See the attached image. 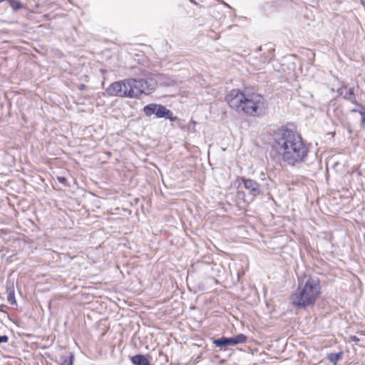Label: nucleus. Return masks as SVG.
Segmentation results:
<instances>
[{"label":"nucleus","instance_id":"1","mask_svg":"<svg viewBox=\"0 0 365 365\" xmlns=\"http://www.w3.org/2000/svg\"><path fill=\"white\" fill-rule=\"evenodd\" d=\"M274 140L275 150L287 165L294 166L307 158L309 148L296 131L284 128L279 129L274 133Z\"/></svg>","mask_w":365,"mask_h":365},{"label":"nucleus","instance_id":"2","mask_svg":"<svg viewBox=\"0 0 365 365\" xmlns=\"http://www.w3.org/2000/svg\"><path fill=\"white\" fill-rule=\"evenodd\" d=\"M321 293V285L317 277L304 275L299 277L296 290L291 294L290 301L297 308L313 304Z\"/></svg>","mask_w":365,"mask_h":365},{"label":"nucleus","instance_id":"3","mask_svg":"<svg viewBox=\"0 0 365 365\" xmlns=\"http://www.w3.org/2000/svg\"><path fill=\"white\" fill-rule=\"evenodd\" d=\"M268 108V103L264 98L257 93L246 92L242 107V112L252 117L264 115Z\"/></svg>","mask_w":365,"mask_h":365},{"label":"nucleus","instance_id":"4","mask_svg":"<svg viewBox=\"0 0 365 365\" xmlns=\"http://www.w3.org/2000/svg\"><path fill=\"white\" fill-rule=\"evenodd\" d=\"M125 84L127 96L130 98H138L148 89L147 81L143 78H125Z\"/></svg>","mask_w":365,"mask_h":365},{"label":"nucleus","instance_id":"5","mask_svg":"<svg viewBox=\"0 0 365 365\" xmlns=\"http://www.w3.org/2000/svg\"><path fill=\"white\" fill-rule=\"evenodd\" d=\"M143 110L146 116H150L154 114L156 118H166L172 122L178 120V118L173 115L171 110L160 104L150 103L145 106Z\"/></svg>","mask_w":365,"mask_h":365},{"label":"nucleus","instance_id":"6","mask_svg":"<svg viewBox=\"0 0 365 365\" xmlns=\"http://www.w3.org/2000/svg\"><path fill=\"white\" fill-rule=\"evenodd\" d=\"M245 94L246 92H242L238 89H233L225 96V101L231 108L242 112Z\"/></svg>","mask_w":365,"mask_h":365},{"label":"nucleus","instance_id":"7","mask_svg":"<svg viewBox=\"0 0 365 365\" xmlns=\"http://www.w3.org/2000/svg\"><path fill=\"white\" fill-rule=\"evenodd\" d=\"M106 93L111 96L128 98L126 93L125 79L112 83L106 88Z\"/></svg>","mask_w":365,"mask_h":365},{"label":"nucleus","instance_id":"8","mask_svg":"<svg viewBox=\"0 0 365 365\" xmlns=\"http://www.w3.org/2000/svg\"><path fill=\"white\" fill-rule=\"evenodd\" d=\"M247 341V336L243 334H239L233 337H222L214 341V344L218 347L226 346H235L239 344H244Z\"/></svg>","mask_w":365,"mask_h":365},{"label":"nucleus","instance_id":"9","mask_svg":"<svg viewBox=\"0 0 365 365\" xmlns=\"http://www.w3.org/2000/svg\"><path fill=\"white\" fill-rule=\"evenodd\" d=\"M241 180L244 184L245 188L249 191L250 195L256 197L260 194V185L257 182L245 177H242Z\"/></svg>","mask_w":365,"mask_h":365},{"label":"nucleus","instance_id":"10","mask_svg":"<svg viewBox=\"0 0 365 365\" xmlns=\"http://www.w3.org/2000/svg\"><path fill=\"white\" fill-rule=\"evenodd\" d=\"M6 294H7L8 302L11 305L16 304L14 282H10V281L6 282Z\"/></svg>","mask_w":365,"mask_h":365},{"label":"nucleus","instance_id":"11","mask_svg":"<svg viewBox=\"0 0 365 365\" xmlns=\"http://www.w3.org/2000/svg\"><path fill=\"white\" fill-rule=\"evenodd\" d=\"M130 361L134 365H150L148 359L142 354L132 356Z\"/></svg>","mask_w":365,"mask_h":365},{"label":"nucleus","instance_id":"12","mask_svg":"<svg viewBox=\"0 0 365 365\" xmlns=\"http://www.w3.org/2000/svg\"><path fill=\"white\" fill-rule=\"evenodd\" d=\"M73 355L70 354L69 356H64L61 357V365H73Z\"/></svg>","mask_w":365,"mask_h":365},{"label":"nucleus","instance_id":"13","mask_svg":"<svg viewBox=\"0 0 365 365\" xmlns=\"http://www.w3.org/2000/svg\"><path fill=\"white\" fill-rule=\"evenodd\" d=\"M358 106L360 108L359 110L353 109L351 110V112H354V113L358 112L361 115V125H364L365 123V110L361 105L358 104Z\"/></svg>","mask_w":365,"mask_h":365},{"label":"nucleus","instance_id":"14","mask_svg":"<svg viewBox=\"0 0 365 365\" xmlns=\"http://www.w3.org/2000/svg\"><path fill=\"white\" fill-rule=\"evenodd\" d=\"M10 6L14 10H19L22 8V5L19 0H8Z\"/></svg>","mask_w":365,"mask_h":365},{"label":"nucleus","instance_id":"15","mask_svg":"<svg viewBox=\"0 0 365 365\" xmlns=\"http://www.w3.org/2000/svg\"><path fill=\"white\" fill-rule=\"evenodd\" d=\"M344 98L350 101L351 103L358 106L359 103H356V98L352 89H349V92L344 96Z\"/></svg>","mask_w":365,"mask_h":365},{"label":"nucleus","instance_id":"16","mask_svg":"<svg viewBox=\"0 0 365 365\" xmlns=\"http://www.w3.org/2000/svg\"><path fill=\"white\" fill-rule=\"evenodd\" d=\"M341 357V353L331 354L329 356V359L331 362L336 364Z\"/></svg>","mask_w":365,"mask_h":365},{"label":"nucleus","instance_id":"17","mask_svg":"<svg viewBox=\"0 0 365 365\" xmlns=\"http://www.w3.org/2000/svg\"><path fill=\"white\" fill-rule=\"evenodd\" d=\"M56 179L58 180V181L63 184L64 186H68V181H67V179L64 177H61V176H58L56 178Z\"/></svg>","mask_w":365,"mask_h":365},{"label":"nucleus","instance_id":"18","mask_svg":"<svg viewBox=\"0 0 365 365\" xmlns=\"http://www.w3.org/2000/svg\"><path fill=\"white\" fill-rule=\"evenodd\" d=\"M9 341V337L6 335L0 336V344L6 343Z\"/></svg>","mask_w":365,"mask_h":365},{"label":"nucleus","instance_id":"19","mask_svg":"<svg viewBox=\"0 0 365 365\" xmlns=\"http://www.w3.org/2000/svg\"><path fill=\"white\" fill-rule=\"evenodd\" d=\"M85 88H86V86L84 84H80L78 86V89L79 90H83V89H85Z\"/></svg>","mask_w":365,"mask_h":365},{"label":"nucleus","instance_id":"20","mask_svg":"<svg viewBox=\"0 0 365 365\" xmlns=\"http://www.w3.org/2000/svg\"><path fill=\"white\" fill-rule=\"evenodd\" d=\"M354 341H359V339L356 336H354Z\"/></svg>","mask_w":365,"mask_h":365},{"label":"nucleus","instance_id":"21","mask_svg":"<svg viewBox=\"0 0 365 365\" xmlns=\"http://www.w3.org/2000/svg\"><path fill=\"white\" fill-rule=\"evenodd\" d=\"M191 2H192V3L196 4V2L195 1H193V0H191Z\"/></svg>","mask_w":365,"mask_h":365}]
</instances>
